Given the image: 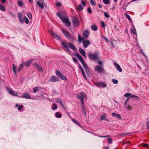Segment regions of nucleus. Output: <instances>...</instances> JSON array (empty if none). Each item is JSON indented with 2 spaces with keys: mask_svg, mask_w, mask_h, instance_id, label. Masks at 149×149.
Listing matches in <instances>:
<instances>
[{
  "mask_svg": "<svg viewBox=\"0 0 149 149\" xmlns=\"http://www.w3.org/2000/svg\"><path fill=\"white\" fill-rule=\"evenodd\" d=\"M57 15L61 20L66 24L68 26H70L71 25V23L69 21L68 17L66 15H63L60 12H58L56 14Z\"/></svg>",
  "mask_w": 149,
  "mask_h": 149,
  "instance_id": "obj_1",
  "label": "nucleus"
},
{
  "mask_svg": "<svg viewBox=\"0 0 149 149\" xmlns=\"http://www.w3.org/2000/svg\"><path fill=\"white\" fill-rule=\"evenodd\" d=\"M94 70L95 71L99 73H103L105 71L104 68L102 66L99 65L95 66Z\"/></svg>",
  "mask_w": 149,
  "mask_h": 149,
  "instance_id": "obj_2",
  "label": "nucleus"
},
{
  "mask_svg": "<svg viewBox=\"0 0 149 149\" xmlns=\"http://www.w3.org/2000/svg\"><path fill=\"white\" fill-rule=\"evenodd\" d=\"M98 53L95 54H90L88 55V57L91 60L96 61L98 60L100 58L97 55Z\"/></svg>",
  "mask_w": 149,
  "mask_h": 149,
  "instance_id": "obj_3",
  "label": "nucleus"
},
{
  "mask_svg": "<svg viewBox=\"0 0 149 149\" xmlns=\"http://www.w3.org/2000/svg\"><path fill=\"white\" fill-rule=\"evenodd\" d=\"M86 97V95L85 93L82 92H80L77 95V97H78L81 101L82 104H84V98Z\"/></svg>",
  "mask_w": 149,
  "mask_h": 149,
  "instance_id": "obj_4",
  "label": "nucleus"
},
{
  "mask_svg": "<svg viewBox=\"0 0 149 149\" xmlns=\"http://www.w3.org/2000/svg\"><path fill=\"white\" fill-rule=\"evenodd\" d=\"M61 30L66 38L69 39L71 38V34L68 31L63 29H61Z\"/></svg>",
  "mask_w": 149,
  "mask_h": 149,
  "instance_id": "obj_5",
  "label": "nucleus"
},
{
  "mask_svg": "<svg viewBox=\"0 0 149 149\" xmlns=\"http://www.w3.org/2000/svg\"><path fill=\"white\" fill-rule=\"evenodd\" d=\"M95 84L99 88L105 87L107 86V84L103 81L97 82Z\"/></svg>",
  "mask_w": 149,
  "mask_h": 149,
  "instance_id": "obj_6",
  "label": "nucleus"
},
{
  "mask_svg": "<svg viewBox=\"0 0 149 149\" xmlns=\"http://www.w3.org/2000/svg\"><path fill=\"white\" fill-rule=\"evenodd\" d=\"M6 88L8 92L11 95L15 96H18L17 93H15V91H13L11 88L7 87Z\"/></svg>",
  "mask_w": 149,
  "mask_h": 149,
  "instance_id": "obj_7",
  "label": "nucleus"
},
{
  "mask_svg": "<svg viewBox=\"0 0 149 149\" xmlns=\"http://www.w3.org/2000/svg\"><path fill=\"white\" fill-rule=\"evenodd\" d=\"M50 34L52 36L58 40L61 41V38L56 33L52 31H50Z\"/></svg>",
  "mask_w": 149,
  "mask_h": 149,
  "instance_id": "obj_8",
  "label": "nucleus"
},
{
  "mask_svg": "<svg viewBox=\"0 0 149 149\" xmlns=\"http://www.w3.org/2000/svg\"><path fill=\"white\" fill-rule=\"evenodd\" d=\"M56 74L61 79L64 80L66 79V77L62 74L59 72L56 71Z\"/></svg>",
  "mask_w": 149,
  "mask_h": 149,
  "instance_id": "obj_9",
  "label": "nucleus"
},
{
  "mask_svg": "<svg viewBox=\"0 0 149 149\" xmlns=\"http://www.w3.org/2000/svg\"><path fill=\"white\" fill-rule=\"evenodd\" d=\"M72 23L74 26H77L79 25V20L76 18H74L72 20Z\"/></svg>",
  "mask_w": 149,
  "mask_h": 149,
  "instance_id": "obj_10",
  "label": "nucleus"
},
{
  "mask_svg": "<svg viewBox=\"0 0 149 149\" xmlns=\"http://www.w3.org/2000/svg\"><path fill=\"white\" fill-rule=\"evenodd\" d=\"M124 96L125 97H134L136 99H139V97L136 95H133L132 94L129 93H126L125 95Z\"/></svg>",
  "mask_w": 149,
  "mask_h": 149,
  "instance_id": "obj_11",
  "label": "nucleus"
},
{
  "mask_svg": "<svg viewBox=\"0 0 149 149\" xmlns=\"http://www.w3.org/2000/svg\"><path fill=\"white\" fill-rule=\"evenodd\" d=\"M90 41L89 40H86L82 42L83 46L85 48H87L89 45H90Z\"/></svg>",
  "mask_w": 149,
  "mask_h": 149,
  "instance_id": "obj_12",
  "label": "nucleus"
},
{
  "mask_svg": "<svg viewBox=\"0 0 149 149\" xmlns=\"http://www.w3.org/2000/svg\"><path fill=\"white\" fill-rule=\"evenodd\" d=\"M89 34V33L88 30H86L83 31L82 35L85 37L86 39L88 37Z\"/></svg>",
  "mask_w": 149,
  "mask_h": 149,
  "instance_id": "obj_13",
  "label": "nucleus"
},
{
  "mask_svg": "<svg viewBox=\"0 0 149 149\" xmlns=\"http://www.w3.org/2000/svg\"><path fill=\"white\" fill-rule=\"evenodd\" d=\"M50 81L54 82L56 81H58L59 79L55 76H53L50 78Z\"/></svg>",
  "mask_w": 149,
  "mask_h": 149,
  "instance_id": "obj_14",
  "label": "nucleus"
},
{
  "mask_svg": "<svg viewBox=\"0 0 149 149\" xmlns=\"http://www.w3.org/2000/svg\"><path fill=\"white\" fill-rule=\"evenodd\" d=\"M76 56L81 62L83 63L84 61V59L82 56L79 54H76Z\"/></svg>",
  "mask_w": 149,
  "mask_h": 149,
  "instance_id": "obj_15",
  "label": "nucleus"
},
{
  "mask_svg": "<svg viewBox=\"0 0 149 149\" xmlns=\"http://www.w3.org/2000/svg\"><path fill=\"white\" fill-rule=\"evenodd\" d=\"M41 2L38 1L37 2V4L41 9H43L44 8V6L43 5L44 1L43 0H41Z\"/></svg>",
  "mask_w": 149,
  "mask_h": 149,
  "instance_id": "obj_16",
  "label": "nucleus"
},
{
  "mask_svg": "<svg viewBox=\"0 0 149 149\" xmlns=\"http://www.w3.org/2000/svg\"><path fill=\"white\" fill-rule=\"evenodd\" d=\"M114 64L118 71L119 72H122V70L120 66L117 63L115 62Z\"/></svg>",
  "mask_w": 149,
  "mask_h": 149,
  "instance_id": "obj_17",
  "label": "nucleus"
},
{
  "mask_svg": "<svg viewBox=\"0 0 149 149\" xmlns=\"http://www.w3.org/2000/svg\"><path fill=\"white\" fill-rule=\"evenodd\" d=\"M62 45L63 48L66 50V51L68 52H70V50L69 49V48L67 45L65 43L62 42Z\"/></svg>",
  "mask_w": 149,
  "mask_h": 149,
  "instance_id": "obj_18",
  "label": "nucleus"
},
{
  "mask_svg": "<svg viewBox=\"0 0 149 149\" xmlns=\"http://www.w3.org/2000/svg\"><path fill=\"white\" fill-rule=\"evenodd\" d=\"M19 97L25 99H30V95L28 93H26V94L23 95H21L19 96Z\"/></svg>",
  "mask_w": 149,
  "mask_h": 149,
  "instance_id": "obj_19",
  "label": "nucleus"
},
{
  "mask_svg": "<svg viewBox=\"0 0 149 149\" xmlns=\"http://www.w3.org/2000/svg\"><path fill=\"white\" fill-rule=\"evenodd\" d=\"M84 67V69L85 70L86 72L87 73L88 75V68L87 65L85 63V62H84V63H82Z\"/></svg>",
  "mask_w": 149,
  "mask_h": 149,
  "instance_id": "obj_20",
  "label": "nucleus"
},
{
  "mask_svg": "<svg viewBox=\"0 0 149 149\" xmlns=\"http://www.w3.org/2000/svg\"><path fill=\"white\" fill-rule=\"evenodd\" d=\"M106 118V114L105 113H104L101 115L100 118V120L102 121L103 120H105L106 121H108V119H107Z\"/></svg>",
  "mask_w": 149,
  "mask_h": 149,
  "instance_id": "obj_21",
  "label": "nucleus"
},
{
  "mask_svg": "<svg viewBox=\"0 0 149 149\" xmlns=\"http://www.w3.org/2000/svg\"><path fill=\"white\" fill-rule=\"evenodd\" d=\"M55 117L56 118H60L62 116V114L59 112H57L54 114Z\"/></svg>",
  "mask_w": 149,
  "mask_h": 149,
  "instance_id": "obj_22",
  "label": "nucleus"
},
{
  "mask_svg": "<svg viewBox=\"0 0 149 149\" xmlns=\"http://www.w3.org/2000/svg\"><path fill=\"white\" fill-rule=\"evenodd\" d=\"M79 52L84 56L85 58H86V54L82 48H80L79 49Z\"/></svg>",
  "mask_w": 149,
  "mask_h": 149,
  "instance_id": "obj_23",
  "label": "nucleus"
},
{
  "mask_svg": "<svg viewBox=\"0 0 149 149\" xmlns=\"http://www.w3.org/2000/svg\"><path fill=\"white\" fill-rule=\"evenodd\" d=\"M68 45L69 48L71 49L74 50H76V49L75 46L71 43H68Z\"/></svg>",
  "mask_w": 149,
  "mask_h": 149,
  "instance_id": "obj_24",
  "label": "nucleus"
},
{
  "mask_svg": "<svg viewBox=\"0 0 149 149\" xmlns=\"http://www.w3.org/2000/svg\"><path fill=\"white\" fill-rule=\"evenodd\" d=\"M32 60H29L25 63L24 65L26 67H29L30 65L31 64Z\"/></svg>",
  "mask_w": 149,
  "mask_h": 149,
  "instance_id": "obj_25",
  "label": "nucleus"
},
{
  "mask_svg": "<svg viewBox=\"0 0 149 149\" xmlns=\"http://www.w3.org/2000/svg\"><path fill=\"white\" fill-rule=\"evenodd\" d=\"M112 115L113 116L117 117L119 119H121V116L119 114H116L115 113H112Z\"/></svg>",
  "mask_w": 149,
  "mask_h": 149,
  "instance_id": "obj_26",
  "label": "nucleus"
},
{
  "mask_svg": "<svg viewBox=\"0 0 149 149\" xmlns=\"http://www.w3.org/2000/svg\"><path fill=\"white\" fill-rule=\"evenodd\" d=\"M42 88L40 87H36L33 88V91L34 93H36L37 91L39 90L42 89Z\"/></svg>",
  "mask_w": 149,
  "mask_h": 149,
  "instance_id": "obj_27",
  "label": "nucleus"
},
{
  "mask_svg": "<svg viewBox=\"0 0 149 149\" xmlns=\"http://www.w3.org/2000/svg\"><path fill=\"white\" fill-rule=\"evenodd\" d=\"M25 63V62H23L21 64L19 67V68L17 70V71L19 72L20 70L22 69L23 66H24Z\"/></svg>",
  "mask_w": 149,
  "mask_h": 149,
  "instance_id": "obj_28",
  "label": "nucleus"
},
{
  "mask_svg": "<svg viewBox=\"0 0 149 149\" xmlns=\"http://www.w3.org/2000/svg\"><path fill=\"white\" fill-rule=\"evenodd\" d=\"M17 3L18 6L20 7H22L24 6L23 3L21 1L18 0L17 1Z\"/></svg>",
  "mask_w": 149,
  "mask_h": 149,
  "instance_id": "obj_29",
  "label": "nucleus"
},
{
  "mask_svg": "<svg viewBox=\"0 0 149 149\" xmlns=\"http://www.w3.org/2000/svg\"><path fill=\"white\" fill-rule=\"evenodd\" d=\"M91 28L92 30L96 31L97 29V26L93 24L91 26Z\"/></svg>",
  "mask_w": 149,
  "mask_h": 149,
  "instance_id": "obj_30",
  "label": "nucleus"
},
{
  "mask_svg": "<svg viewBox=\"0 0 149 149\" xmlns=\"http://www.w3.org/2000/svg\"><path fill=\"white\" fill-rule=\"evenodd\" d=\"M0 10L3 11H5L6 10L5 6L2 4H0Z\"/></svg>",
  "mask_w": 149,
  "mask_h": 149,
  "instance_id": "obj_31",
  "label": "nucleus"
},
{
  "mask_svg": "<svg viewBox=\"0 0 149 149\" xmlns=\"http://www.w3.org/2000/svg\"><path fill=\"white\" fill-rule=\"evenodd\" d=\"M13 70L14 72V74H17V71L15 69V65L14 64L13 65Z\"/></svg>",
  "mask_w": 149,
  "mask_h": 149,
  "instance_id": "obj_32",
  "label": "nucleus"
},
{
  "mask_svg": "<svg viewBox=\"0 0 149 149\" xmlns=\"http://www.w3.org/2000/svg\"><path fill=\"white\" fill-rule=\"evenodd\" d=\"M84 9L83 6L81 4H79L78 7V9L79 11L83 10Z\"/></svg>",
  "mask_w": 149,
  "mask_h": 149,
  "instance_id": "obj_33",
  "label": "nucleus"
},
{
  "mask_svg": "<svg viewBox=\"0 0 149 149\" xmlns=\"http://www.w3.org/2000/svg\"><path fill=\"white\" fill-rule=\"evenodd\" d=\"M125 16H126V18L130 21H132V19L130 17L128 14L126 13L125 14Z\"/></svg>",
  "mask_w": 149,
  "mask_h": 149,
  "instance_id": "obj_34",
  "label": "nucleus"
},
{
  "mask_svg": "<svg viewBox=\"0 0 149 149\" xmlns=\"http://www.w3.org/2000/svg\"><path fill=\"white\" fill-rule=\"evenodd\" d=\"M78 41L79 42H82V37H81V36L79 35L78 36Z\"/></svg>",
  "mask_w": 149,
  "mask_h": 149,
  "instance_id": "obj_35",
  "label": "nucleus"
},
{
  "mask_svg": "<svg viewBox=\"0 0 149 149\" xmlns=\"http://www.w3.org/2000/svg\"><path fill=\"white\" fill-rule=\"evenodd\" d=\"M25 21V22L26 24H28L29 23V20L28 18L26 16L24 17H23Z\"/></svg>",
  "mask_w": 149,
  "mask_h": 149,
  "instance_id": "obj_36",
  "label": "nucleus"
},
{
  "mask_svg": "<svg viewBox=\"0 0 149 149\" xmlns=\"http://www.w3.org/2000/svg\"><path fill=\"white\" fill-rule=\"evenodd\" d=\"M83 106L82 107V111L84 112V113H86V111L85 107L84 106V104H82Z\"/></svg>",
  "mask_w": 149,
  "mask_h": 149,
  "instance_id": "obj_37",
  "label": "nucleus"
},
{
  "mask_svg": "<svg viewBox=\"0 0 149 149\" xmlns=\"http://www.w3.org/2000/svg\"><path fill=\"white\" fill-rule=\"evenodd\" d=\"M102 1L105 4H108L110 2V0H102Z\"/></svg>",
  "mask_w": 149,
  "mask_h": 149,
  "instance_id": "obj_38",
  "label": "nucleus"
},
{
  "mask_svg": "<svg viewBox=\"0 0 149 149\" xmlns=\"http://www.w3.org/2000/svg\"><path fill=\"white\" fill-rule=\"evenodd\" d=\"M90 2L92 6H95L96 3L93 0H90Z\"/></svg>",
  "mask_w": 149,
  "mask_h": 149,
  "instance_id": "obj_39",
  "label": "nucleus"
},
{
  "mask_svg": "<svg viewBox=\"0 0 149 149\" xmlns=\"http://www.w3.org/2000/svg\"><path fill=\"white\" fill-rule=\"evenodd\" d=\"M27 15L29 19H32V16L31 13H28L27 14Z\"/></svg>",
  "mask_w": 149,
  "mask_h": 149,
  "instance_id": "obj_40",
  "label": "nucleus"
},
{
  "mask_svg": "<svg viewBox=\"0 0 149 149\" xmlns=\"http://www.w3.org/2000/svg\"><path fill=\"white\" fill-rule=\"evenodd\" d=\"M92 10L90 7H88L87 8V11L89 14L92 13Z\"/></svg>",
  "mask_w": 149,
  "mask_h": 149,
  "instance_id": "obj_41",
  "label": "nucleus"
},
{
  "mask_svg": "<svg viewBox=\"0 0 149 149\" xmlns=\"http://www.w3.org/2000/svg\"><path fill=\"white\" fill-rule=\"evenodd\" d=\"M53 106L54 107L52 108V109L53 110H55L57 109L58 106L56 105L55 103L53 104Z\"/></svg>",
  "mask_w": 149,
  "mask_h": 149,
  "instance_id": "obj_42",
  "label": "nucleus"
},
{
  "mask_svg": "<svg viewBox=\"0 0 149 149\" xmlns=\"http://www.w3.org/2000/svg\"><path fill=\"white\" fill-rule=\"evenodd\" d=\"M131 32L134 34L135 35L136 34V31L135 29H132Z\"/></svg>",
  "mask_w": 149,
  "mask_h": 149,
  "instance_id": "obj_43",
  "label": "nucleus"
},
{
  "mask_svg": "<svg viewBox=\"0 0 149 149\" xmlns=\"http://www.w3.org/2000/svg\"><path fill=\"white\" fill-rule=\"evenodd\" d=\"M36 68L39 72L42 71V68L39 65Z\"/></svg>",
  "mask_w": 149,
  "mask_h": 149,
  "instance_id": "obj_44",
  "label": "nucleus"
},
{
  "mask_svg": "<svg viewBox=\"0 0 149 149\" xmlns=\"http://www.w3.org/2000/svg\"><path fill=\"white\" fill-rule=\"evenodd\" d=\"M112 81L113 82V83L114 84H117L118 83V81L115 79H112Z\"/></svg>",
  "mask_w": 149,
  "mask_h": 149,
  "instance_id": "obj_45",
  "label": "nucleus"
},
{
  "mask_svg": "<svg viewBox=\"0 0 149 149\" xmlns=\"http://www.w3.org/2000/svg\"><path fill=\"white\" fill-rule=\"evenodd\" d=\"M17 17L18 18L22 17V14L21 13H19L17 14Z\"/></svg>",
  "mask_w": 149,
  "mask_h": 149,
  "instance_id": "obj_46",
  "label": "nucleus"
},
{
  "mask_svg": "<svg viewBox=\"0 0 149 149\" xmlns=\"http://www.w3.org/2000/svg\"><path fill=\"white\" fill-rule=\"evenodd\" d=\"M108 143L109 144H111L112 143V139L111 138H109L107 139Z\"/></svg>",
  "mask_w": 149,
  "mask_h": 149,
  "instance_id": "obj_47",
  "label": "nucleus"
},
{
  "mask_svg": "<svg viewBox=\"0 0 149 149\" xmlns=\"http://www.w3.org/2000/svg\"><path fill=\"white\" fill-rule=\"evenodd\" d=\"M59 103L63 107L64 109L65 108V106H64V102H63L62 101H61Z\"/></svg>",
  "mask_w": 149,
  "mask_h": 149,
  "instance_id": "obj_48",
  "label": "nucleus"
},
{
  "mask_svg": "<svg viewBox=\"0 0 149 149\" xmlns=\"http://www.w3.org/2000/svg\"><path fill=\"white\" fill-rule=\"evenodd\" d=\"M104 15L105 17L107 18H109L110 16L106 12H104Z\"/></svg>",
  "mask_w": 149,
  "mask_h": 149,
  "instance_id": "obj_49",
  "label": "nucleus"
},
{
  "mask_svg": "<svg viewBox=\"0 0 149 149\" xmlns=\"http://www.w3.org/2000/svg\"><path fill=\"white\" fill-rule=\"evenodd\" d=\"M73 61L75 63L78 62V61L76 58L73 57L72 58Z\"/></svg>",
  "mask_w": 149,
  "mask_h": 149,
  "instance_id": "obj_50",
  "label": "nucleus"
},
{
  "mask_svg": "<svg viewBox=\"0 0 149 149\" xmlns=\"http://www.w3.org/2000/svg\"><path fill=\"white\" fill-rule=\"evenodd\" d=\"M142 146L143 147L147 148L148 147V145L147 143H143L142 144Z\"/></svg>",
  "mask_w": 149,
  "mask_h": 149,
  "instance_id": "obj_51",
  "label": "nucleus"
},
{
  "mask_svg": "<svg viewBox=\"0 0 149 149\" xmlns=\"http://www.w3.org/2000/svg\"><path fill=\"white\" fill-rule=\"evenodd\" d=\"M18 107H19L18 108V110L19 111L21 109H23V105L21 106L19 105L18 106Z\"/></svg>",
  "mask_w": 149,
  "mask_h": 149,
  "instance_id": "obj_52",
  "label": "nucleus"
},
{
  "mask_svg": "<svg viewBox=\"0 0 149 149\" xmlns=\"http://www.w3.org/2000/svg\"><path fill=\"white\" fill-rule=\"evenodd\" d=\"M101 26L102 27L104 28L105 27V24L103 22H102L101 23Z\"/></svg>",
  "mask_w": 149,
  "mask_h": 149,
  "instance_id": "obj_53",
  "label": "nucleus"
},
{
  "mask_svg": "<svg viewBox=\"0 0 149 149\" xmlns=\"http://www.w3.org/2000/svg\"><path fill=\"white\" fill-rule=\"evenodd\" d=\"M19 21L21 23H24V21L22 17L19 18Z\"/></svg>",
  "mask_w": 149,
  "mask_h": 149,
  "instance_id": "obj_54",
  "label": "nucleus"
},
{
  "mask_svg": "<svg viewBox=\"0 0 149 149\" xmlns=\"http://www.w3.org/2000/svg\"><path fill=\"white\" fill-rule=\"evenodd\" d=\"M56 5L57 6H61V4L59 2H57L56 3Z\"/></svg>",
  "mask_w": 149,
  "mask_h": 149,
  "instance_id": "obj_55",
  "label": "nucleus"
},
{
  "mask_svg": "<svg viewBox=\"0 0 149 149\" xmlns=\"http://www.w3.org/2000/svg\"><path fill=\"white\" fill-rule=\"evenodd\" d=\"M127 109L128 110H131L132 109V107L130 105H128L127 107Z\"/></svg>",
  "mask_w": 149,
  "mask_h": 149,
  "instance_id": "obj_56",
  "label": "nucleus"
},
{
  "mask_svg": "<svg viewBox=\"0 0 149 149\" xmlns=\"http://www.w3.org/2000/svg\"><path fill=\"white\" fill-rule=\"evenodd\" d=\"M98 64L99 65H103V63L101 61H98Z\"/></svg>",
  "mask_w": 149,
  "mask_h": 149,
  "instance_id": "obj_57",
  "label": "nucleus"
},
{
  "mask_svg": "<svg viewBox=\"0 0 149 149\" xmlns=\"http://www.w3.org/2000/svg\"><path fill=\"white\" fill-rule=\"evenodd\" d=\"M82 75H83V77H84V78L86 80H87V78L86 77V76L85 75V73L84 72L83 73H82Z\"/></svg>",
  "mask_w": 149,
  "mask_h": 149,
  "instance_id": "obj_58",
  "label": "nucleus"
},
{
  "mask_svg": "<svg viewBox=\"0 0 149 149\" xmlns=\"http://www.w3.org/2000/svg\"><path fill=\"white\" fill-rule=\"evenodd\" d=\"M81 3L84 6H86V3L84 1L82 0L81 1Z\"/></svg>",
  "mask_w": 149,
  "mask_h": 149,
  "instance_id": "obj_59",
  "label": "nucleus"
},
{
  "mask_svg": "<svg viewBox=\"0 0 149 149\" xmlns=\"http://www.w3.org/2000/svg\"><path fill=\"white\" fill-rule=\"evenodd\" d=\"M100 138H106L109 137L108 135L106 136H98Z\"/></svg>",
  "mask_w": 149,
  "mask_h": 149,
  "instance_id": "obj_60",
  "label": "nucleus"
},
{
  "mask_svg": "<svg viewBox=\"0 0 149 149\" xmlns=\"http://www.w3.org/2000/svg\"><path fill=\"white\" fill-rule=\"evenodd\" d=\"M34 65L36 68L38 67V66L39 65L36 63H35L33 64Z\"/></svg>",
  "mask_w": 149,
  "mask_h": 149,
  "instance_id": "obj_61",
  "label": "nucleus"
},
{
  "mask_svg": "<svg viewBox=\"0 0 149 149\" xmlns=\"http://www.w3.org/2000/svg\"><path fill=\"white\" fill-rule=\"evenodd\" d=\"M72 120L76 124L78 122L77 121H76L75 120L73 119H72Z\"/></svg>",
  "mask_w": 149,
  "mask_h": 149,
  "instance_id": "obj_62",
  "label": "nucleus"
},
{
  "mask_svg": "<svg viewBox=\"0 0 149 149\" xmlns=\"http://www.w3.org/2000/svg\"><path fill=\"white\" fill-rule=\"evenodd\" d=\"M85 38H86L85 37H82V42H83L84 41H86V40H85Z\"/></svg>",
  "mask_w": 149,
  "mask_h": 149,
  "instance_id": "obj_63",
  "label": "nucleus"
},
{
  "mask_svg": "<svg viewBox=\"0 0 149 149\" xmlns=\"http://www.w3.org/2000/svg\"><path fill=\"white\" fill-rule=\"evenodd\" d=\"M103 149H108L109 148V147L108 146H104L103 147Z\"/></svg>",
  "mask_w": 149,
  "mask_h": 149,
  "instance_id": "obj_64",
  "label": "nucleus"
}]
</instances>
